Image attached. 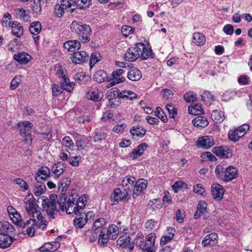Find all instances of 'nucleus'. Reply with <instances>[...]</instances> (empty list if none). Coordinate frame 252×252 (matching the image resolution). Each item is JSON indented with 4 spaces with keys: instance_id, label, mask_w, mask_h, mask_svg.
Listing matches in <instances>:
<instances>
[{
    "instance_id": "6e6552de",
    "label": "nucleus",
    "mask_w": 252,
    "mask_h": 252,
    "mask_svg": "<svg viewBox=\"0 0 252 252\" xmlns=\"http://www.w3.org/2000/svg\"><path fill=\"white\" fill-rule=\"evenodd\" d=\"M141 48L135 46L129 48L126 51V53L124 55L123 58L128 62H133L139 58V52Z\"/></svg>"
},
{
    "instance_id": "c9c22d12",
    "label": "nucleus",
    "mask_w": 252,
    "mask_h": 252,
    "mask_svg": "<svg viewBox=\"0 0 252 252\" xmlns=\"http://www.w3.org/2000/svg\"><path fill=\"white\" fill-rule=\"evenodd\" d=\"M60 80V85L63 90L71 92L73 90L74 84L69 81L66 76Z\"/></svg>"
},
{
    "instance_id": "c756f323",
    "label": "nucleus",
    "mask_w": 252,
    "mask_h": 252,
    "mask_svg": "<svg viewBox=\"0 0 252 252\" xmlns=\"http://www.w3.org/2000/svg\"><path fill=\"white\" fill-rule=\"evenodd\" d=\"M193 125L197 127H204L209 124L208 119L202 116H198L195 117L192 121Z\"/></svg>"
},
{
    "instance_id": "39448f33",
    "label": "nucleus",
    "mask_w": 252,
    "mask_h": 252,
    "mask_svg": "<svg viewBox=\"0 0 252 252\" xmlns=\"http://www.w3.org/2000/svg\"><path fill=\"white\" fill-rule=\"evenodd\" d=\"M94 216V213L92 211L88 212L87 213L82 212L81 211L77 215V217L73 220V224L76 228H83L88 220V217Z\"/></svg>"
},
{
    "instance_id": "6e6d98bb",
    "label": "nucleus",
    "mask_w": 252,
    "mask_h": 252,
    "mask_svg": "<svg viewBox=\"0 0 252 252\" xmlns=\"http://www.w3.org/2000/svg\"><path fill=\"white\" fill-rule=\"evenodd\" d=\"M126 80V78L124 77H121V78H109V80L108 81L109 83L107 84V87L110 88L111 87L117 84L124 82Z\"/></svg>"
},
{
    "instance_id": "f8f14e48",
    "label": "nucleus",
    "mask_w": 252,
    "mask_h": 252,
    "mask_svg": "<svg viewBox=\"0 0 252 252\" xmlns=\"http://www.w3.org/2000/svg\"><path fill=\"white\" fill-rule=\"evenodd\" d=\"M224 189L220 184L214 183L211 186V193L213 198L218 201L221 200L224 194Z\"/></svg>"
},
{
    "instance_id": "f257e3e1",
    "label": "nucleus",
    "mask_w": 252,
    "mask_h": 252,
    "mask_svg": "<svg viewBox=\"0 0 252 252\" xmlns=\"http://www.w3.org/2000/svg\"><path fill=\"white\" fill-rule=\"evenodd\" d=\"M67 196L62 194V197L58 201L59 210L62 211H66V213L71 214L73 213L78 215L85 207L87 203V196L83 194L80 196L76 193H73L69 196L66 202Z\"/></svg>"
},
{
    "instance_id": "72a5a7b5",
    "label": "nucleus",
    "mask_w": 252,
    "mask_h": 252,
    "mask_svg": "<svg viewBox=\"0 0 252 252\" xmlns=\"http://www.w3.org/2000/svg\"><path fill=\"white\" fill-rule=\"evenodd\" d=\"M192 42L197 46H202L206 42L205 36L201 32H196L193 34Z\"/></svg>"
},
{
    "instance_id": "4d7b16f0",
    "label": "nucleus",
    "mask_w": 252,
    "mask_h": 252,
    "mask_svg": "<svg viewBox=\"0 0 252 252\" xmlns=\"http://www.w3.org/2000/svg\"><path fill=\"white\" fill-rule=\"evenodd\" d=\"M130 242V238L129 236H126L125 237H121L118 239L117 244L121 247L124 248L126 245L128 244Z\"/></svg>"
},
{
    "instance_id": "052dcab7",
    "label": "nucleus",
    "mask_w": 252,
    "mask_h": 252,
    "mask_svg": "<svg viewBox=\"0 0 252 252\" xmlns=\"http://www.w3.org/2000/svg\"><path fill=\"white\" fill-rule=\"evenodd\" d=\"M63 145L65 147L71 149L74 147V143L69 136H65L62 140Z\"/></svg>"
},
{
    "instance_id": "0e129e2a",
    "label": "nucleus",
    "mask_w": 252,
    "mask_h": 252,
    "mask_svg": "<svg viewBox=\"0 0 252 252\" xmlns=\"http://www.w3.org/2000/svg\"><path fill=\"white\" fill-rule=\"evenodd\" d=\"M135 29L130 26H123L121 28V32L123 35L126 37L128 36L130 33H133Z\"/></svg>"
},
{
    "instance_id": "2f4dec72",
    "label": "nucleus",
    "mask_w": 252,
    "mask_h": 252,
    "mask_svg": "<svg viewBox=\"0 0 252 252\" xmlns=\"http://www.w3.org/2000/svg\"><path fill=\"white\" fill-rule=\"evenodd\" d=\"M147 148V145L145 143H142L139 145L130 154V157L133 158H136L141 156L144 151Z\"/></svg>"
},
{
    "instance_id": "864d4df0",
    "label": "nucleus",
    "mask_w": 252,
    "mask_h": 252,
    "mask_svg": "<svg viewBox=\"0 0 252 252\" xmlns=\"http://www.w3.org/2000/svg\"><path fill=\"white\" fill-rule=\"evenodd\" d=\"M184 98L187 102H193L195 101L197 99V95L193 92H189L185 94Z\"/></svg>"
},
{
    "instance_id": "9d476101",
    "label": "nucleus",
    "mask_w": 252,
    "mask_h": 252,
    "mask_svg": "<svg viewBox=\"0 0 252 252\" xmlns=\"http://www.w3.org/2000/svg\"><path fill=\"white\" fill-rule=\"evenodd\" d=\"M83 29L80 30L77 34L79 36V39L83 43H88L90 40V37L92 34L91 27L88 25H84Z\"/></svg>"
},
{
    "instance_id": "cd10ccee",
    "label": "nucleus",
    "mask_w": 252,
    "mask_h": 252,
    "mask_svg": "<svg viewBox=\"0 0 252 252\" xmlns=\"http://www.w3.org/2000/svg\"><path fill=\"white\" fill-rule=\"evenodd\" d=\"M237 170L233 166H229L225 168V182L231 181L237 178Z\"/></svg>"
},
{
    "instance_id": "13d9d810",
    "label": "nucleus",
    "mask_w": 252,
    "mask_h": 252,
    "mask_svg": "<svg viewBox=\"0 0 252 252\" xmlns=\"http://www.w3.org/2000/svg\"><path fill=\"white\" fill-rule=\"evenodd\" d=\"M17 11V14L21 20L25 22L30 21V17L25 10L20 9Z\"/></svg>"
},
{
    "instance_id": "a211bd4d",
    "label": "nucleus",
    "mask_w": 252,
    "mask_h": 252,
    "mask_svg": "<svg viewBox=\"0 0 252 252\" xmlns=\"http://www.w3.org/2000/svg\"><path fill=\"white\" fill-rule=\"evenodd\" d=\"M130 132L133 138L138 139L145 135L146 129L140 125H136L132 127Z\"/></svg>"
},
{
    "instance_id": "ddd939ff",
    "label": "nucleus",
    "mask_w": 252,
    "mask_h": 252,
    "mask_svg": "<svg viewBox=\"0 0 252 252\" xmlns=\"http://www.w3.org/2000/svg\"><path fill=\"white\" fill-rule=\"evenodd\" d=\"M137 47H140L141 49L139 51V58L142 60H146L149 58H153V55L152 49L148 46H146L144 43L138 42L136 44Z\"/></svg>"
},
{
    "instance_id": "3c124183",
    "label": "nucleus",
    "mask_w": 252,
    "mask_h": 252,
    "mask_svg": "<svg viewBox=\"0 0 252 252\" xmlns=\"http://www.w3.org/2000/svg\"><path fill=\"white\" fill-rule=\"evenodd\" d=\"M228 137L229 139L231 141L236 142L242 136L241 134H239V131L235 128L234 130H231L229 131Z\"/></svg>"
},
{
    "instance_id": "bf43d9fd",
    "label": "nucleus",
    "mask_w": 252,
    "mask_h": 252,
    "mask_svg": "<svg viewBox=\"0 0 252 252\" xmlns=\"http://www.w3.org/2000/svg\"><path fill=\"white\" fill-rule=\"evenodd\" d=\"M65 10L61 4H56L55 6L54 13L57 17L60 18L63 15Z\"/></svg>"
},
{
    "instance_id": "7ed1b4c3",
    "label": "nucleus",
    "mask_w": 252,
    "mask_h": 252,
    "mask_svg": "<svg viewBox=\"0 0 252 252\" xmlns=\"http://www.w3.org/2000/svg\"><path fill=\"white\" fill-rule=\"evenodd\" d=\"M57 196L55 194H51L49 198L45 196L42 197V205L43 209L46 211L47 215L50 219H54L55 212L60 210L57 206Z\"/></svg>"
},
{
    "instance_id": "603ef678",
    "label": "nucleus",
    "mask_w": 252,
    "mask_h": 252,
    "mask_svg": "<svg viewBox=\"0 0 252 252\" xmlns=\"http://www.w3.org/2000/svg\"><path fill=\"white\" fill-rule=\"evenodd\" d=\"M14 223L19 226H22L23 222L21 215L17 212L14 215L10 217Z\"/></svg>"
},
{
    "instance_id": "6ab92c4d",
    "label": "nucleus",
    "mask_w": 252,
    "mask_h": 252,
    "mask_svg": "<svg viewBox=\"0 0 252 252\" xmlns=\"http://www.w3.org/2000/svg\"><path fill=\"white\" fill-rule=\"evenodd\" d=\"M60 246L59 242L52 241L46 243L42 246L39 250L42 252H53L56 251Z\"/></svg>"
},
{
    "instance_id": "4c0bfd02",
    "label": "nucleus",
    "mask_w": 252,
    "mask_h": 252,
    "mask_svg": "<svg viewBox=\"0 0 252 252\" xmlns=\"http://www.w3.org/2000/svg\"><path fill=\"white\" fill-rule=\"evenodd\" d=\"M46 190V187L44 183L40 181H36L33 192L35 195L38 196L44 193Z\"/></svg>"
},
{
    "instance_id": "e2e57ef3",
    "label": "nucleus",
    "mask_w": 252,
    "mask_h": 252,
    "mask_svg": "<svg viewBox=\"0 0 252 252\" xmlns=\"http://www.w3.org/2000/svg\"><path fill=\"white\" fill-rule=\"evenodd\" d=\"M21 81V76L17 75L11 81L10 83V89L11 90H14L17 88L18 85Z\"/></svg>"
},
{
    "instance_id": "c03bdc74",
    "label": "nucleus",
    "mask_w": 252,
    "mask_h": 252,
    "mask_svg": "<svg viewBox=\"0 0 252 252\" xmlns=\"http://www.w3.org/2000/svg\"><path fill=\"white\" fill-rule=\"evenodd\" d=\"M107 233L110 234L111 239L115 240L117 238L119 234V229L118 226L115 224H112L109 225L106 228Z\"/></svg>"
},
{
    "instance_id": "37998d69",
    "label": "nucleus",
    "mask_w": 252,
    "mask_h": 252,
    "mask_svg": "<svg viewBox=\"0 0 252 252\" xmlns=\"http://www.w3.org/2000/svg\"><path fill=\"white\" fill-rule=\"evenodd\" d=\"M43 0H33L31 1V7L33 11L36 14H40L42 11L41 3Z\"/></svg>"
},
{
    "instance_id": "4468645a",
    "label": "nucleus",
    "mask_w": 252,
    "mask_h": 252,
    "mask_svg": "<svg viewBox=\"0 0 252 252\" xmlns=\"http://www.w3.org/2000/svg\"><path fill=\"white\" fill-rule=\"evenodd\" d=\"M89 55L85 51H81L74 52L71 57L73 63L75 64H80L85 62L88 60Z\"/></svg>"
},
{
    "instance_id": "79ce46f5",
    "label": "nucleus",
    "mask_w": 252,
    "mask_h": 252,
    "mask_svg": "<svg viewBox=\"0 0 252 252\" xmlns=\"http://www.w3.org/2000/svg\"><path fill=\"white\" fill-rule=\"evenodd\" d=\"M110 92H108V94H108L107 97L108 99V102H107V106H109L111 108L115 107L116 106L119 105V101L117 100V98L114 97L115 94L113 96L112 95V91L110 90Z\"/></svg>"
},
{
    "instance_id": "5fc2aeb1",
    "label": "nucleus",
    "mask_w": 252,
    "mask_h": 252,
    "mask_svg": "<svg viewBox=\"0 0 252 252\" xmlns=\"http://www.w3.org/2000/svg\"><path fill=\"white\" fill-rule=\"evenodd\" d=\"M60 4L67 12L72 13L74 10V8H71L72 6L71 0H61Z\"/></svg>"
},
{
    "instance_id": "f3484780",
    "label": "nucleus",
    "mask_w": 252,
    "mask_h": 252,
    "mask_svg": "<svg viewBox=\"0 0 252 252\" xmlns=\"http://www.w3.org/2000/svg\"><path fill=\"white\" fill-rule=\"evenodd\" d=\"M50 170L47 166H42L39 168L34 175L36 181L45 180L49 177Z\"/></svg>"
},
{
    "instance_id": "680f3d73",
    "label": "nucleus",
    "mask_w": 252,
    "mask_h": 252,
    "mask_svg": "<svg viewBox=\"0 0 252 252\" xmlns=\"http://www.w3.org/2000/svg\"><path fill=\"white\" fill-rule=\"evenodd\" d=\"M165 107L169 113V116L171 118H175L177 115L176 109L171 104H167Z\"/></svg>"
},
{
    "instance_id": "338daca9",
    "label": "nucleus",
    "mask_w": 252,
    "mask_h": 252,
    "mask_svg": "<svg viewBox=\"0 0 252 252\" xmlns=\"http://www.w3.org/2000/svg\"><path fill=\"white\" fill-rule=\"evenodd\" d=\"M158 224V222L153 219H151L147 221L145 224V227L148 230H151L154 229Z\"/></svg>"
},
{
    "instance_id": "8fccbe9b",
    "label": "nucleus",
    "mask_w": 252,
    "mask_h": 252,
    "mask_svg": "<svg viewBox=\"0 0 252 252\" xmlns=\"http://www.w3.org/2000/svg\"><path fill=\"white\" fill-rule=\"evenodd\" d=\"M105 223L106 221L104 219L102 218H99L94 221L93 228L100 231L101 230L104 228L103 226L105 224Z\"/></svg>"
},
{
    "instance_id": "423d86ee",
    "label": "nucleus",
    "mask_w": 252,
    "mask_h": 252,
    "mask_svg": "<svg viewBox=\"0 0 252 252\" xmlns=\"http://www.w3.org/2000/svg\"><path fill=\"white\" fill-rule=\"evenodd\" d=\"M214 145V138L212 136L205 135L200 137L196 141V145L198 148L209 149Z\"/></svg>"
},
{
    "instance_id": "09e8293b",
    "label": "nucleus",
    "mask_w": 252,
    "mask_h": 252,
    "mask_svg": "<svg viewBox=\"0 0 252 252\" xmlns=\"http://www.w3.org/2000/svg\"><path fill=\"white\" fill-rule=\"evenodd\" d=\"M86 24L82 23L77 21H73L70 24V29L73 32H75L76 34L80 32V30L83 29L82 28L84 25Z\"/></svg>"
},
{
    "instance_id": "f704fd0d",
    "label": "nucleus",
    "mask_w": 252,
    "mask_h": 252,
    "mask_svg": "<svg viewBox=\"0 0 252 252\" xmlns=\"http://www.w3.org/2000/svg\"><path fill=\"white\" fill-rule=\"evenodd\" d=\"M98 234V243L101 245L107 243L108 240L111 239L110 234L107 233L106 228H103Z\"/></svg>"
},
{
    "instance_id": "412c9836",
    "label": "nucleus",
    "mask_w": 252,
    "mask_h": 252,
    "mask_svg": "<svg viewBox=\"0 0 252 252\" xmlns=\"http://www.w3.org/2000/svg\"><path fill=\"white\" fill-rule=\"evenodd\" d=\"M14 59L21 64H25L32 59L30 55L25 52H20L14 56Z\"/></svg>"
},
{
    "instance_id": "a18cd8bd",
    "label": "nucleus",
    "mask_w": 252,
    "mask_h": 252,
    "mask_svg": "<svg viewBox=\"0 0 252 252\" xmlns=\"http://www.w3.org/2000/svg\"><path fill=\"white\" fill-rule=\"evenodd\" d=\"M70 183V181L68 178L63 179L59 183L58 191L61 192V194H63V192L66 190Z\"/></svg>"
},
{
    "instance_id": "aec40b11",
    "label": "nucleus",
    "mask_w": 252,
    "mask_h": 252,
    "mask_svg": "<svg viewBox=\"0 0 252 252\" xmlns=\"http://www.w3.org/2000/svg\"><path fill=\"white\" fill-rule=\"evenodd\" d=\"M14 231V226L8 221H3L0 222V233L12 235Z\"/></svg>"
},
{
    "instance_id": "e433bc0d",
    "label": "nucleus",
    "mask_w": 252,
    "mask_h": 252,
    "mask_svg": "<svg viewBox=\"0 0 252 252\" xmlns=\"http://www.w3.org/2000/svg\"><path fill=\"white\" fill-rule=\"evenodd\" d=\"M211 116L212 120L216 123L222 122L225 118L223 112L219 110H213Z\"/></svg>"
},
{
    "instance_id": "a878e982",
    "label": "nucleus",
    "mask_w": 252,
    "mask_h": 252,
    "mask_svg": "<svg viewBox=\"0 0 252 252\" xmlns=\"http://www.w3.org/2000/svg\"><path fill=\"white\" fill-rule=\"evenodd\" d=\"M63 47L69 52H74L80 48L81 43L78 40H68L64 43Z\"/></svg>"
},
{
    "instance_id": "473e14b6",
    "label": "nucleus",
    "mask_w": 252,
    "mask_h": 252,
    "mask_svg": "<svg viewBox=\"0 0 252 252\" xmlns=\"http://www.w3.org/2000/svg\"><path fill=\"white\" fill-rule=\"evenodd\" d=\"M117 95L119 98H125L130 100L137 97V95L135 93L129 90L123 91L118 93Z\"/></svg>"
},
{
    "instance_id": "c85d7f7f",
    "label": "nucleus",
    "mask_w": 252,
    "mask_h": 252,
    "mask_svg": "<svg viewBox=\"0 0 252 252\" xmlns=\"http://www.w3.org/2000/svg\"><path fill=\"white\" fill-rule=\"evenodd\" d=\"M17 126L20 128V134L24 135L30 133L32 125L28 121H23L19 123Z\"/></svg>"
},
{
    "instance_id": "2eb2a0df",
    "label": "nucleus",
    "mask_w": 252,
    "mask_h": 252,
    "mask_svg": "<svg viewBox=\"0 0 252 252\" xmlns=\"http://www.w3.org/2000/svg\"><path fill=\"white\" fill-rule=\"evenodd\" d=\"M135 181L136 179L133 176L125 177L122 182V186L124 190L131 194Z\"/></svg>"
},
{
    "instance_id": "4be33fe9",
    "label": "nucleus",
    "mask_w": 252,
    "mask_h": 252,
    "mask_svg": "<svg viewBox=\"0 0 252 252\" xmlns=\"http://www.w3.org/2000/svg\"><path fill=\"white\" fill-rule=\"evenodd\" d=\"M127 77L132 81L139 80L142 77V74L140 70L136 67H131L127 73Z\"/></svg>"
},
{
    "instance_id": "58836bf2",
    "label": "nucleus",
    "mask_w": 252,
    "mask_h": 252,
    "mask_svg": "<svg viewBox=\"0 0 252 252\" xmlns=\"http://www.w3.org/2000/svg\"><path fill=\"white\" fill-rule=\"evenodd\" d=\"M188 111L191 115H198L203 113V110L200 104L195 103L191 106H189Z\"/></svg>"
},
{
    "instance_id": "20e7f679",
    "label": "nucleus",
    "mask_w": 252,
    "mask_h": 252,
    "mask_svg": "<svg viewBox=\"0 0 252 252\" xmlns=\"http://www.w3.org/2000/svg\"><path fill=\"white\" fill-rule=\"evenodd\" d=\"M39 221L35 222H29V220L23 223V232L25 233L28 236L32 237L34 236L36 228L44 230L48 224L46 220L39 219Z\"/></svg>"
},
{
    "instance_id": "a19ab883",
    "label": "nucleus",
    "mask_w": 252,
    "mask_h": 252,
    "mask_svg": "<svg viewBox=\"0 0 252 252\" xmlns=\"http://www.w3.org/2000/svg\"><path fill=\"white\" fill-rule=\"evenodd\" d=\"M41 25L39 22H34L30 24L29 31L33 35H37L41 30Z\"/></svg>"
},
{
    "instance_id": "69168bd1",
    "label": "nucleus",
    "mask_w": 252,
    "mask_h": 252,
    "mask_svg": "<svg viewBox=\"0 0 252 252\" xmlns=\"http://www.w3.org/2000/svg\"><path fill=\"white\" fill-rule=\"evenodd\" d=\"M156 115L163 123H166L167 122L168 120L166 116H164V112L160 107H158L156 108Z\"/></svg>"
},
{
    "instance_id": "bb28decb",
    "label": "nucleus",
    "mask_w": 252,
    "mask_h": 252,
    "mask_svg": "<svg viewBox=\"0 0 252 252\" xmlns=\"http://www.w3.org/2000/svg\"><path fill=\"white\" fill-rule=\"evenodd\" d=\"M102 92L97 89H92L87 94L88 98L94 101H100L102 98Z\"/></svg>"
},
{
    "instance_id": "49530a36",
    "label": "nucleus",
    "mask_w": 252,
    "mask_h": 252,
    "mask_svg": "<svg viewBox=\"0 0 252 252\" xmlns=\"http://www.w3.org/2000/svg\"><path fill=\"white\" fill-rule=\"evenodd\" d=\"M215 172L218 178L224 181L225 168H224L221 165L219 164L216 166Z\"/></svg>"
},
{
    "instance_id": "7c9ffc66",
    "label": "nucleus",
    "mask_w": 252,
    "mask_h": 252,
    "mask_svg": "<svg viewBox=\"0 0 252 252\" xmlns=\"http://www.w3.org/2000/svg\"><path fill=\"white\" fill-rule=\"evenodd\" d=\"M94 80L99 83L110 81L107 73L103 70H99L94 73Z\"/></svg>"
},
{
    "instance_id": "0eeeda50",
    "label": "nucleus",
    "mask_w": 252,
    "mask_h": 252,
    "mask_svg": "<svg viewBox=\"0 0 252 252\" xmlns=\"http://www.w3.org/2000/svg\"><path fill=\"white\" fill-rule=\"evenodd\" d=\"M125 191L124 189L123 191H122L119 188L115 189L113 195L111 196V200L114 202L113 204H114L115 202H117L119 200L123 201L128 200L131 194Z\"/></svg>"
},
{
    "instance_id": "9b49d317",
    "label": "nucleus",
    "mask_w": 252,
    "mask_h": 252,
    "mask_svg": "<svg viewBox=\"0 0 252 252\" xmlns=\"http://www.w3.org/2000/svg\"><path fill=\"white\" fill-rule=\"evenodd\" d=\"M147 181L143 179L138 180L137 181H135L134 185L133 190L132 196L133 198H135L141 194L143 190L145 189L147 187Z\"/></svg>"
},
{
    "instance_id": "ea45409f",
    "label": "nucleus",
    "mask_w": 252,
    "mask_h": 252,
    "mask_svg": "<svg viewBox=\"0 0 252 252\" xmlns=\"http://www.w3.org/2000/svg\"><path fill=\"white\" fill-rule=\"evenodd\" d=\"M99 232V231L92 228V230L85 231L84 235L89 238L90 242H93L97 239Z\"/></svg>"
},
{
    "instance_id": "dca6fc26",
    "label": "nucleus",
    "mask_w": 252,
    "mask_h": 252,
    "mask_svg": "<svg viewBox=\"0 0 252 252\" xmlns=\"http://www.w3.org/2000/svg\"><path fill=\"white\" fill-rule=\"evenodd\" d=\"M8 26L12 29V34L17 37H21L23 34L24 30L21 24L18 21L9 22Z\"/></svg>"
},
{
    "instance_id": "b1692460",
    "label": "nucleus",
    "mask_w": 252,
    "mask_h": 252,
    "mask_svg": "<svg viewBox=\"0 0 252 252\" xmlns=\"http://www.w3.org/2000/svg\"><path fill=\"white\" fill-rule=\"evenodd\" d=\"M11 235L0 233V248L5 249L9 247L13 242Z\"/></svg>"
},
{
    "instance_id": "5701e85b",
    "label": "nucleus",
    "mask_w": 252,
    "mask_h": 252,
    "mask_svg": "<svg viewBox=\"0 0 252 252\" xmlns=\"http://www.w3.org/2000/svg\"><path fill=\"white\" fill-rule=\"evenodd\" d=\"M218 234L216 233H212L205 237L202 242L204 247L213 246L217 242Z\"/></svg>"
},
{
    "instance_id": "f03ea898",
    "label": "nucleus",
    "mask_w": 252,
    "mask_h": 252,
    "mask_svg": "<svg viewBox=\"0 0 252 252\" xmlns=\"http://www.w3.org/2000/svg\"><path fill=\"white\" fill-rule=\"evenodd\" d=\"M25 204V208L29 215H32V218L30 219L29 222H37L39 219L46 220L43 216L40 211L38 209V206L35 203V199L32 194H29L26 196L24 199Z\"/></svg>"
},
{
    "instance_id": "774afa93",
    "label": "nucleus",
    "mask_w": 252,
    "mask_h": 252,
    "mask_svg": "<svg viewBox=\"0 0 252 252\" xmlns=\"http://www.w3.org/2000/svg\"><path fill=\"white\" fill-rule=\"evenodd\" d=\"M94 141L95 142H100L106 138V135L104 132L100 131H96L94 135Z\"/></svg>"
},
{
    "instance_id": "393cba45",
    "label": "nucleus",
    "mask_w": 252,
    "mask_h": 252,
    "mask_svg": "<svg viewBox=\"0 0 252 252\" xmlns=\"http://www.w3.org/2000/svg\"><path fill=\"white\" fill-rule=\"evenodd\" d=\"M66 168V164L62 162L59 161L53 164L51 170L58 177L61 176Z\"/></svg>"
},
{
    "instance_id": "de8ad7c7",
    "label": "nucleus",
    "mask_w": 252,
    "mask_h": 252,
    "mask_svg": "<svg viewBox=\"0 0 252 252\" xmlns=\"http://www.w3.org/2000/svg\"><path fill=\"white\" fill-rule=\"evenodd\" d=\"M79 8L85 9L90 7L92 4L91 0H74L73 2Z\"/></svg>"
},
{
    "instance_id": "1a4fd4ad",
    "label": "nucleus",
    "mask_w": 252,
    "mask_h": 252,
    "mask_svg": "<svg viewBox=\"0 0 252 252\" xmlns=\"http://www.w3.org/2000/svg\"><path fill=\"white\" fill-rule=\"evenodd\" d=\"M212 152L217 156L222 158H229L232 156V151L226 146H218L213 148Z\"/></svg>"
}]
</instances>
